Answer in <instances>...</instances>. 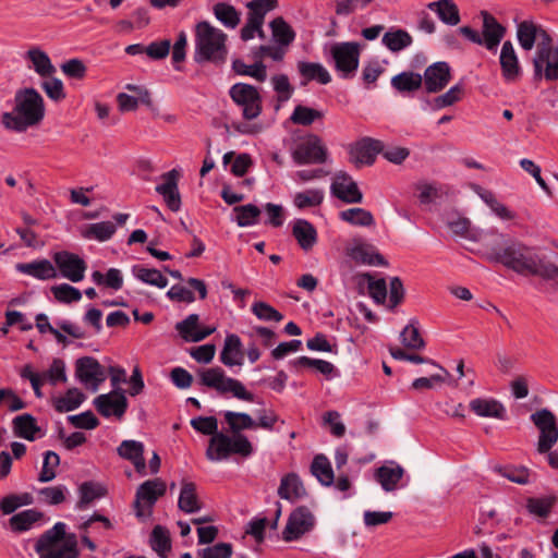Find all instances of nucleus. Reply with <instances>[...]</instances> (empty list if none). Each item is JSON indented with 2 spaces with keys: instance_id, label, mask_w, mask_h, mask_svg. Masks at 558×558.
Returning <instances> with one entry per match:
<instances>
[{
  "instance_id": "nucleus-17",
  "label": "nucleus",
  "mask_w": 558,
  "mask_h": 558,
  "mask_svg": "<svg viewBox=\"0 0 558 558\" xmlns=\"http://www.w3.org/2000/svg\"><path fill=\"white\" fill-rule=\"evenodd\" d=\"M75 375L77 379L93 391H96L99 385L106 380V374L100 363L92 356L80 357L75 363Z\"/></svg>"
},
{
  "instance_id": "nucleus-53",
  "label": "nucleus",
  "mask_w": 558,
  "mask_h": 558,
  "mask_svg": "<svg viewBox=\"0 0 558 558\" xmlns=\"http://www.w3.org/2000/svg\"><path fill=\"white\" fill-rule=\"evenodd\" d=\"M323 118V111L298 105L290 117V121L294 124L307 126L314 123L316 120H320Z\"/></svg>"
},
{
  "instance_id": "nucleus-59",
  "label": "nucleus",
  "mask_w": 558,
  "mask_h": 558,
  "mask_svg": "<svg viewBox=\"0 0 558 558\" xmlns=\"http://www.w3.org/2000/svg\"><path fill=\"white\" fill-rule=\"evenodd\" d=\"M556 502L555 497L529 498L526 508L531 514L546 518Z\"/></svg>"
},
{
  "instance_id": "nucleus-14",
  "label": "nucleus",
  "mask_w": 558,
  "mask_h": 558,
  "mask_svg": "<svg viewBox=\"0 0 558 558\" xmlns=\"http://www.w3.org/2000/svg\"><path fill=\"white\" fill-rule=\"evenodd\" d=\"M383 148L384 143L381 141L368 136L362 137L349 146L350 161L356 167L371 166Z\"/></svg>"
},
{
  "instance_id": "nucleus-19",
  "label": "nucleus",
  "mask_w": 558,
  "mask_h": 558,
  "mask_svg": "<svg viewBox=\"0 0 558 558\" xmlns=\"http://www.w3.org/2000/svg\"><path fill=\"white\" fill-rule=\"evenodd\" d=\"M331 193L347 204H360L363 194L356 182L347 172H338L331 183Z\"/></svg>"
},
{
  "instance_id": "nucleus-9",
  "label": "nucleus",
  "mask_w": 558,
  "mask_h": 558,
  "mask_svg": "<svg viewBox=\"0 0 558 558\" xmlns=\"http://www.w3.org/2000/svg\"><path fill=\"white\" fill-rule=\"evenodd\" d=\"M330 56L340 77L348 80L355 75L360 61V46L357 43L333 44L330 48Z\"/></svg>"
},
{
  "instance_id": "nucleus-49",
  "label": "nucleus",
  "mask_w": 558,
  "mask_h": 558,
  "mask_svg": "<svg viewBox=\"0 0 558 558\" xmlns=\"http://www.w3.org/2000/svg\"><path fill=\"white\" fill-rule=\"evenodd\" d=\"M213 10L216 19L228 28H235L241 21L240 13L231 4L219 2L214 5Z\"/></svg>"
},
{
  "instance_id": "nucleus-4",
  "label": "nucleus",
  "mask_w": 558,
  "mask_h": 558,
  "mask_svg": "<svg viewBox=\"0 0 558 558\" xmlns=\"http://www.w3.org/2000/svg\"><path fill=\"white\" fill-rule=\"evenodd\" d=\"M45 116L44 99L35 88L16 93L13 112H4L1 122L5 129L23 132L38 124Z\"/></svg>"
},
{
  "instance_id": "nucleus-26",
  "label": "nucleus",
  "mask_w": 558,
  "mask_h": 558,
  "mask_svg": "<svg viewBox=\"0 0 558 558\" xmlns=\"http://www.w3.org/2000/svg\"><path fill=\"white\" fill-rule=\"evenodd\" d=\"M12 429L16 437L34 441L43 436L41 428L37 424V420L29 413L15 416L12 420Z\"/></svg>"
},
{
  "instance_id": "nucleus-5",
  "label": "nucleus",
  "mask_w": 558,
  "mask_h": 558,
  "mask_svg": "<svg viewBox=\"0 0 558 558\" xmlns=\"http://www.w3.org/2000/svg\"><path fill=\"white\" fill-rule=\"evenodd\" d=\"M226 41L227 35L221 29L214 27L207 21L197 23L195 25L194 61L199 64L204 62L217 65L225 63L228 54Z\"/></svg>"
},
{
  "instance_id": "nucleus-54",
  "label": "nucleus",
  "mask_w": 558,
  "mask_h": 558,
  "mask_svg": "<svg viewBox=\"0 0 558 558\" xmlns=\"http://www.w3.org/2000/svg\"><path fill=\"white\" fill-rule=\"evenodd\" d=\"M340 218L354 226L369 227L374 225V217L371 211L355 207L340 213Z\"/></svg>"
},
{
  "instance_id": "nucleus-25",
  "label": "nucleus",
  "mask_w": 558,
  "mask_h": 558,
  "mask_svg": "<svg viewBox=\"0 0 558 558\" xmlns=\"http://www.w3.org/2000/svg\"><path fill=\"white\" fill-rule=\"evenodd\" d=\"M470 410L480 417L505 420L506 408L493 398H475L470 401Z\"/></svg>"
},
{
  "instance_id": "nucleus-56",
  "label": "nucleus",
  "mask_w": 558,
  "mask_h": 558,
  "mask_svg": "<svg viewBox=\"0 0 558 558\" xmlns=\"http://www.w3.org/2000/svg\"><path fill=\"white\" fill-rule=\"evenodd\" d=\"M93 281L98 286H106L113 290H120L123 286V277L119 269L110 268L106 275L98 270L92 274Z\"/></svg>"
},
{
  "instance_id": "nucleus-34",
  "label": "nucleus",
  "mask_w": 558,
  "mask_h": 558,
  "mask_svg": "<svg viewBox=\"0 0 558 558\" xmlns=\"http://www.w3.org/2000/svg\"><path fill=\"white\" fill-rule=\"evenodd\" d=\"M427 9L436 13L439 20L447 25L456 26L460 23L459 9L452 0L429 2Z\"/></svg>"
},
{
  "instance_id": "nucleus-15",
  "label": "nucleus",
  "mask_w": 558,
  "mask_h": 558,
  "mask_svg": "<svg viewBox=\"0 0 558 558\" xmlns=\"http://www.w3.org/2000/svg\"><path fill=\"white\" fill-rule=\"evenodd\" d=\"M315 524V518L308 508L301 506L293 510L282 532L286 542L299 539L310 532Z\"/></svg>"
},
{
  "instance_id": "nucleus-28",
  "label": "nucleus",
  "mask_w": 558,
  "mask_h": 558,
  "mask_svg": "<svg viewBox=\"0 0 558 558\" xmlns=\"http://www.w3.org/2000/svg\"><path fill=\"white\" fill-rule=\"evenodd\" d=\"M403 475L404 469L391 461L376 470L375 478L385 492H392L398 488V484Z\"/></svg>"
},
{
  "instance_id": "nucleus-16",
  "label": "nucleus",
  "mask_w": 558,
  "mask_h": 558,
  "mask_svg": "<svg viewBox=\"0 0 558 558\" xmlns=\"http://www.w3.org/2000/svg\"><path fill=\"white\" fill-rule=\"evenodd\" d=\"M93 404L104 417L121 418L128 409V400L122 389H113L109 393L99 395L94 399Z\"/></svg>"
},
{
  "instance_id": "nucleus-10",
  "label": "nucleus",
  "mask_w": 558,
  "mask_h": 558,
  "mask_svg": "<svg viewBox=\"0 0 558 558\" xmlns=\"http://www.w3.org/2000/svg\"><path fill=\"white\" fill-rule=\"evenodd\" d=\"M530 418L539 430L537 452H549L558 441V422L555 414L548 409H541L532 413Z\"/></svg>"
},
{
  "instance_id": "nucleus-43",
  "label": "nucleus",
  "mask_w": 558,
  "mask_h": 558,
  "mask_svg": "<svg viewBox=\"0 0 558 558\" xmlns=\"http://www.w3.org/2000/svg\"><path fill=\"white\" fill-rule=\"evenodd\" d=\"M132 274L135 278L149 286L159 289H163L168 286V279L158 269L134 265L132 267Z\"/></svg>"
},
{
  "instance_id": "nucleus-51",
  "label": "nucleus",
  "mask_w": 558,
  "mask_h": 558,
  "mask_svg": "<svg viewBox=\"0 0 558 558\" xmlns=\"http://www.w3.org/2000/svg\"><path fill=\"white\" fill-rule=\"evenodd\" d=\"M233 213L235 214V222L239 227L254 226L258 222V217L260 216V209L253 204L235 206Z\"/></svg>"
},
{
  "instance_id": "nucleus-11",
  "label": "nucleus",
  "mask_w": 558,
  "mask_h": 558,
  "mask_svg": "<svg viewBox=\"0 0 558 558\" xmlns=\"http://www.w3.org/2000/svg\"><path fill=\"white\" fill-rule=\"evenodd\" d=\"M231 99L242 109L245 120L256 119L262 112V97L256 87L236 83L229 90Z\"/></svg>"
},
{
  "instance_id": "nucleus-27",
  "label": "nucleus",
  "mask_w": 558,
  "mask_h": 558,
  "mask_svg": "<svg viewBox=\"0 0 558 558\" xmlns=\"http://www.w3.org/2000/svg\"><path fill=\"white\" fill-rule=\"evenodd\" d=\"M483 17V40L488 50H494L500 44L506 28L487 11H482Z\"/></svg>"
},
{
  "instance_id": "nucleus-44",
  "label": "nucleus",
  "mask_w": 558,
  "mask_h": 558,
  "mask_svg": "<svg viewBox=\"0 0 558 558\" xmlns=\"http://www.w3.org/2000/svg\"><path fill=\"white\" fill-rule=\"evenodd\" d=\"M80 499L76 504L78 510H85L96 499L105 496L104 487L94 482H84L78 487Z\"/></svg>"
},
{
  "instance_id": "nucleus-3",
  "label": "nucleus",
  "mask_w": 558,
  "mask_h": 558,
  "mask_svg": "<svg viewBox=\"0 0 558 558\" xmlns=\"http://www.w3.org/2000/svg\"><path fill=\"white\" fill-rule=\"evenodd\" d=\"M191 426L203 435H210L206 458L218 462L227 460L231 454L250 457L254 449L245 435L230 437L218 432V421L215 416H197L191 420Z\"/></svg>"
},
{
  "instance_id": "nucleus-21",
  "label": "nucleus",
  "mask_w": 558,
  "mask_h": 558,
  "mask_svg": "<svg viewBox=\"0 0 558 558\" xmlns=\"http://www.w3.org/2000/svg\"><path fill=\"white\" fill-rule=\"evenodd\" d=\"M175 329L179 335L187 342H199L215 332L216 327H199V316L190 314L182 322L177 323Z\"/></svg>"
},
{
  "instance_id": "nucleus-37",
  "label": "nucleus",
  "mask_w": 558,
  "mask_h": 558,
  "mask_svg": "<svg viewBox=\"0 0 558 558\" xmlns=\"http://www.w3.org/2000/svg\"><path fill=\"white\" fill-rule=\"evenodd\" d=\"M43 518V513L36 509H27L13 514L9 521V527L13 533L29 531L36 522Z\"/></svg>"
},
{
  "instance_id": "nucleus-12",
  "label": "nucleus",
  "mask_w": 558,
  "mask_h": 558,
  "mask_svg": "<svg viewBox=\"0 0 558 558\" xmlns=\"http://www.w3.org/2000/svg\"><path fill=\"white\" fill-rule=\"evenodd\" d=\"M292 158L298 165H320L327 161L328 150L319 136L311 134L296 145Z\"/></svg>"
},
{
  "instance_id": "nucleus-33",
  "label": "nucleus",
  "mask_w": 558,
  "mask_h": 558,
  "mask_svg": "<svg viewBox=\"0 0 558 558\" xmlns=\"http://www.w3.org/2000/svg\"><path fill=\"white\" fill-rule=\"evenodd\" d=\"M292 234L304 251H310L317 242L314 226L305 219H296L292 226Z\"/></svg>"
},
{
  "instance_id": "nucleus-24",
  "label": "nucleus",
  "mask_w": 558,
  "mask_h": 558,
  "mask_svg": "<svg viewBox=\"0 0 558 558\" xmlns=\"http://www.w3.org/2000/svg\"><path fill=\"white\" fill-rule=\"evenodd\" d=\"M21 274L38 280H51L58 278V270L48 259H37L31 263H19L15 266Z\"/></svg>"
},
{
  "instance_id": "nucleus-48",
  "label": "nucleus",
  "mask_w": 558,
  "mask_h": 558,
  "mask_svg": "<svg viewBox=\"0 0 558 558\" xmlns=\"http://www.w3.org/2000/svg\"><path fill=\"white\" fill-rule=\"evenodd\" d=\"M474 191L499 218L504 220H511L514 218V214L504 204L498 202L493 192L484 190L478 185H474Z\"/></svg>"
},
{
  "instance_id": "nucleus-50",
  "label": "nucleus",
  "mask_w": 558,
  "mask_h": 558,
  "mask_svg": "<svg viewBox=\"0 0 558 558\" xmlns=\"http://www.w3.org/2000/svg\"><path fill=\"white\" fill-rule=\"evenodd\" d=\"M383 44L390 51L398 52L412 44V37L408 32L403 29L391 31L387 32L383 36Z\"/></svg>"
},
{
  "instance_id": "nucleus-1",
  "label": "nucleus",
  "mask_w": 558,
  "mask_h": 558,
  "mask_svg": "<svg viewBox=\"0 0 558 558\" xmlns=\"http://www.w3.org/2000/svg\"><path fill=\"white\" fill-rule=\"evenodd\" d=\"M517 37L525 51L533 49L537 40L536 52L533 57L534 76L553 82L558 80V46L553 45V37L542 25L533 21L518 24Z\"/></svg>"
},
{
  "instance_id": "nucleus-39",
  "label": "nucleus",
  "mask_w": 558,
  "mask_h": 558,
  "mask_svg": "<svg viewBox=\"0 0 558 558\" xmlns=\"http://www.w3.org/2000/svg\"><path fill=\"white\" fill-rule=\"evenodd\" d=\"M311 473L324 486H330L335 482L330 461L324 454H317L312 461Z\"/></svg>"
},
{
  "instance_id": "nucleus-30",
  "label": "nucleus",
  "mask_w": 558,
  "mask_h": 558,
  "mask_svg": "<svg viewBox=\"0 0 558 558\" xmlns=\"http://www.w3.org/2000/svg\"><path fill=\"white\" fill-rule=\"evenodd\" d=\"M278 495L282 499L294 502L306 496V489L295 473H289L281 478Z\"/></svg>"
},
{
  "instance_id": "nucleus-55",
  "label": "nucleus",
  "mask_w": 558,
  "mask_h": 558,
  "mask_svg": "<svg viewBox=\"0 0 558 558\" xmlns=\"http://www.w3.org/2000/svg\"><path fill=\"white\" fill-rule=\"evenodd\" d=\"M60 464V457L57 452L48 450L44 453V461L41 470L38 474V481L40 483L51 482L56 478V469Z\"/></svg>"
},
{
  "instance_id": "nucleus-20",
  "label": "nucleus",
  "mask_w": 558,
  "mask_h": 558,
  "mask_svg": "<svg viewBox=\"0 0 558 558\" xmlns=\"http://www.w3.org/2000/svg\"><path fill=\"white\" fill-rule=\"evenodd\" d=\"M163 183L156 186V192L160 194L168 208L178 211L181 207V197L178 190L179 172L172 169L161 175Z\"/></svg>"
},
{
  "instance_id": "nucleus-40",
  "label": "nucleus",
  "mask_w": 558,
  "mask_h": 558,
  "mask_svg": "<svg viewBox=\"0 0 558 558\" xmlns=\"http://www.w3.org/2000/svg\"><path fill=\"white\" fill-rule=\"evenodd\" d=\"M225 421L229 425V429L232 433L231 437L242 435L241 432L244 429L256 428V422L250 414L244 412L227 411L225 412Z\"/></svg>"
},
{
  "instance_id": "nucleus-7",
  "label": "nucleus",
  "mask_w": 558,
  "mask_h": 558,
  "mask_svg": "<svg viewBox=\"0 0 558 558\" xmlns=\"http://www.w3.org/2000/svg\"><path fill=\"white\" fill-rule=\"evenodd\" d=\"M199 378L202 385L214 388L220 393L231 392L240 400L255 401L254 395L247 391L240 380L227 377L225 371L218 366L203 371Z\"/></svg>"
},
{
  "instance_id": "nucleus-8",
  "label": "nucleus",
  "mask_w": 558,
  "mask_h": 558,
  "mask_svg": "<svg viewBox=\"0 0 558 558\" xmlns=\"http://www.w3.org/2000/svg\"><path fill=\"white\" fill-rule=\"evenodd\" d=\"M166 483L159 477L142 483L137 487L133 504L136 518L142 521L148 520L155 504L166 494Z\"/></svg>"
},
{
  "instance_id": "nucleus-13",
  "label": "nucleus",
  "mask_w": 558,
  "mask_h": 558,
  "mask_svg": "<svg viewBox=\"0 0 558 558\" xmlns=\"http://www.w3.org/2000/svg\"><path fill=\"white\" fill-rule=\"evenodd\" d=\"M52 259L63 278L72 282H80L84 279L87 265L77 254L60 251L53 254Z\"/></svg>"
},
{
  "instance_id": "nucleus-62",
  "label": "nucleus",
  "mask_w": 558,
  "mask_h": 558,
  "mask_svg": "<svg viewBox=\"0 0 558 558\" xmlns=\"http://www.w3.org/2000/svg\"><path fill=\"white\" fill-rule=\"evenodd\" d=\"M45 381H49L52 386L58 383H65L68 380L65 374V363L61 359H54L49 368L40 374Z\"/></svg>"
},
{
  "instance_id": "nucleus-22",
  "label": "nucleus",
  "mask_w": 558,
  "mask_h": 558,
  "mask_svg": "<svg viewBox=\"0 0 558 558\" xmlns=\"http://www.w3.org/2000/svg\"><path fill=\"white\" fill-rule=\"evenodd\" d=\"M450 78L451 74L449 64L440 61L426 68L423 80L428 93H437L448 85Z\"/></svg>"
},
{
  "instance_id": "nucleus-42",
  "label": "nucleus",
  "mask_w": 558,
  "mask_h": 558,
  "mask_svg": "<svg viewBox=\"0 0 558 558\" xmlns=\"http://www.w3.org/2000/svg\"><path fill=\"white\" fill-rule=\"evenodd\" d=\"M423 76L411 71L401 72L391 78V86L400 93H413L421 88Z\"/></svg>"
},
{
  "instance_id": "nucleus-58",
  "label": "nucleus",
  "mask_w": 558,
  "mask_h": 558,
  "mask_svg": "<svg viewBox=\"0 0 558 558\" xmlns=\"http://www.w3.org/2000/svg\"><path fill=\"white\" fill-rule=\"evenodd\" d=\"M150 546L155 551L163 557L171 549L169 532L161 525H156L153 529L150 534Z\"/></svg>"
},
{
  "instance_id": "nucleus-6",
  "label": "nucleus",
  "mask_w": 558,
  "mask_h": 558,
  "mask_svg": "<svg viewBox=\"0 0 558 558\" xmlns=\"http://www.w3.org/2000/svg\"><path fill=\"white\" fill-rule=\"evenodd\" d=\"M65 527L63 522H57L39 536L35 544V551L39 558H76L78 556L76 537L74 534L65 536Z\"/></svg>"
},
{
  "instance_id": "nucleus-41",
  "label": "nucleus",
  "mask_w": 558,
  "mask_h": 558,
  "mask_svg": "<svg viewBox=\"0 0 558 558\" xmlns=\"http://www.w3.org/2000/svg\"><path fill=\"white\" fill-rule=\"evenodd\" d=\"M85 400V395L77 388H70L66 392L53 400V408L59 413L71 412L77 409Z\"/></svg>"
},
{
  "instance_id": "nucleus-23",
  "label": "nucleus",
  "mask_w": 558,
  "mask_h": 558,
  "mask_svg": "<svg viewBox=\"0 0 558 558\" xmlns=\"http://www.w3.org/2000/svg\"><path fill=\"white\" fill-rule=\"evenodd\" d=\"M117 452L122 459L131 461L137 473L146 475L143 442L137 440H123L117 448Z\"/></svg>"
},
{
  "instance_id": "nucleus-45",
  "label": "nucleus",
  "mask_w": 558,
  "mask_h": 558,
  "mask_svg": "<svg viewBox=\"0 0 558 558\" xmlns=\"http://www.w3.org/2000/svg\"><path fill=\"white\" fill-rule=\"evenodd\" d=\"M272 37L280 46L288 47L295 38V32L284 21L283 17L278 16L274 19L270 24Z\"/></svg>"
},
{
  "instance_id": "nucleus-63",
  "label": "nucleus",
  "mask_w": 558,
  "mask_h": 558,
  "mask_svg": "<svg viewBox=\"0 0 558 558\" xmlns=\"http://www.w3.org/2000/svg\"><path fill=\"white\" fill-rule=\"evenodd\" d=\"M416 189L420 191L418 199L422 204L434 203L446 194L444 187L436 183H420Z\"/></svg>"
},
{
  "instance_id": "nucleus-46",
  "label": "nucleus",
  "mask_w": 558,
  "mask_h": 558,
  "mask_svg": "<svg viewBox=\"0 0 558 558\" xmlns=\"http://www.w3.org/2000/svg\"><path fill=\"white\" fill-rule=\"evenodd\" d=\"M33 504V497L28 493L9 494L0 499V512L3 515L13 514L19 508Z\"/></svg>"
},
{
  "instance_id": "nucleus-36",
  "label": "nucleus",
  "mask_w": 558,
  "mask_h": 558,
  "mask_svg": "<svg viewBox=\"0 0 558 558\" xmlns=\"http://www.w3.org/2000/svg\"><path fill=\"white\" fill-rule=\"evenodd\" d=\"M298 71L304 78L303 85L310 81H317L319 84L326 85L331 81V76L326 68L317 62L299 61Z\"/></svg>"
},
{
  "instance_id": "nucleus-29",
  "label": "nucleus",
  "mask_w": 558,
  "mask_h": 558,
  "mask_svg": "<svg viewBox=\"0 0 558 558\" xmlns=\"http://www.w3.org/2000/svg\"><path fill=\"white\" fill-rule=\"evenodd\" d=\"M499 60L505 80L514 82L520 76L521 69L511 41L504 43Z\"/></svg>"
},
{
  "instance_id": "nucleus-61",
  "label": "nucleus",
  "mask_w": 558,
  "mask_h": 558,
  "mask_svg": "<svg viewBox=\"0 0 558 558\" xmlns=\"http://www.w3.org/2000/svg\"><path fill=\"white\" fill-rule=\"evenodd\" d=\"M277 7L278 0H252L246 4L247 15L264 22L266 14Z\"/></svg>"
},
{
  "instance_id": "nucleus-38",
  "label": "nucleus",
  "mask_w": 558,
  "mask_h": 558,
  "mask_svg": "<svg viewBox=\"0 0 558 558\" xmlns=\"http://www.w3.org/2000/svg\"><path fill=\"white\" fill-rule=\"evenodd\" d=\"M116 225L111 221H101L85 226L81 235L87 240H97L99 242L108 241L116 233Z\"/></svg>"
},
{
  "instance_id": "nucleus-47",
  "label": "nucleus",
  "mask_w": 558,
  "mask_h": 558,
  "mask_svg": "<svg viewBox=\"0 0 558 558\" xmlns=\"http://www.w3.org/2000/svg\"><path fill=\"white\" fill-rule=\"evenodd\" d=\"M232 69L236 74L254 77L258 82H265L267 78L266 65L258 60L247 65L242 60L235 59L232 62Z\"/></svg>"
},
{
  "instance_id": "nucleus-60",
  "label": "nucleus",
  "mask_w": 558,
  "mask_h": 558,
  "mask_svg": "<svg viewBox=\"0 0 558 558\" xmlns=\"http://www.w3.org/2000/svg\"><path fill=\"white\" fill-rule=\"evenodd\" d=\"M51 292L54 299L61 303L78 302L82 299L81 291L69 283L53 286Z\"/></svg>"
},
{
  "instance_id": "nucleus-32",
  "label": "nucleus",
  "mask_w": 558,
  "mask_h": 558,
  "mask_svg": "<svg viewBox=\"0 0 558 558\" xmlns=\"http://www.w3.org/2000/svg\"><path fill=\"white\" fill-rule=\"evenodd\" d=\"M178 507L185 513H195L203 507L193 482L182 481Z\"/></svg>"
},
{
  "instance_id": "nucleus-31",
  "label": "nucleus",
  "mask_w": 558,
  "mask_h": 558,
  "mask_svg": "<svg viewBox=\"0 0 558 558\" xmlns=\"http://www.w3.org/2000/svg\"><path fill=\"white\" fill-rule=\"evenodd\" d=\"M220 361L226 366H241L243 364L242 342L238 335L230 333L225 339L220 353Z\"/></svg>"
},
{
  "instance_id": "nucleus-18",
  "label": "nucleus",
  "mask_w": 558,
  "mask_h": 558,
  "mask_svg": "<svg viewBox=\"0 0 558 558\" xmlns=\"http://www.w3.org/2000/svg\"><path fill=\"white\" fill-rule=\"evenodd\" d=\"M347 255L356 264L386 266L387 262L376 247L362 239H354L345 247Z\"/></svg>"
},
{
  "instance_id": "nucleus-64",
  "label": "nucleus",
  "mask_w": 558,
  "mask_h": 558,
  "mask_svg": "<svg viewBox=\"0 0 558 558\" xmlns=\"http://www.w3.org/2000/svg\"><path fill=\"white\" fill-rule=\"evenodd\" d=\"M252 313L259 319L264 322H280L283 316L279 313L275 307L269 305L266 302L258 301L252 305Z\"/></svg>"
},
{
  "instance_id": "nucleus-2",
  "label": "nucleus",
  "mask_w": 558,
  "mask_h": 558,
  "mask_svg": "<svg viewBox=\"0 0 558 558\" xmlns=\"http://www.w3.org/2000/svg\"><path fill=\"white\" fill-rule=\"evenodd\" d=\"M487 259L500 263L520 275L539 276L547 280L558 278V266L519 242L507 243L501 248L490 247Z\"/></svg>"
},
{
  "instance_id": "nucleus-52",
  "label": "nucleus",
  "mask_w": 558,
  "mask_h": 558,
  "mask_svg": "<svg viewBox=\"0 0 558 558\" xmlns=\"http://www.w3.org/2000/svg\"><path fill=\"white\" fill-rule=\"evenodd\" d=\"M324 201V192L319 189H310L298 192L293 197V204L299 209L319 206Z\"/></svg>"
},
{
  "instance_id": "nucleus-35",
  "label": "nucleus",
  "mask_w": 558,
  "mask_h": 558,
  "mask_svg": "<svg viewBox=\"0 0 558 558\" xmlns=\"http://www.w3.org/2000/svg\"><path fill=\"white\" fill-rule=\"evenodd\" d=\"M26 59L32 62V68L41 77H50L56 73L49 56L38 47H33L26 52Z\"/></svg>"
},
{
  "instance_id": "nucleus-57",
  "label": "nucleus",
  "mask_w": 558,
  "mask_h": 558,
  "mask_svg": "<svg viewBox=\"0 0 558 558\" xmlns=\"http://www.w3.org/2000/svg\"><path fill=\"white\" fill-rule=\"evenodd\" d=\"M402 344L412 350H420L425 347V342L420 335L416 322L411 320L400 333Z\"/></svg>"
}]
</instances>
